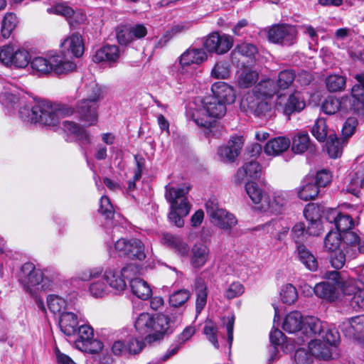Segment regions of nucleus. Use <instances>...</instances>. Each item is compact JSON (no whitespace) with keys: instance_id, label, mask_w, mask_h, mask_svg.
<instances>
[{"instance_id":"f257e3e1","label":"nucleus","mask_w":364,"mask_h":364,"mask_svg":"<svg viewBox=\"0 0 364 364\" xmlns=\"http://www.w3.org/2000/svg\"><path fill=\"white\" fill-rule=\"evenodd\" d=\"M21 94L16 86L6 83L0 92V102L9 107H14L15 105L19 104V117L24 122L54 127L58 124L60 117L74 113L73 108L68 105L58 106L46 100L29 105L24 100L25 96Z\"/></svg>"},{"instance_id":"f03ea898","label":"nucleus","mask_w":364,"mask_h":364,"mask_svg":"<svg viewBox=\"0 0 364 364\" xmlns=\"http://www.w3.org/2000/svg\"><path fill=\"white\" fill-rule=\"evenodd\" d=\"M358 84L355 85L351 90L350 96L341 98L329 97L322 105V110L327 114H334L337 112L343 116L354 111H364V73L356 75Z\"/></svg>"},{"instance_id":"7ed1b4c3","label":"nucleus","mask_w":364,"mask_h":364,"mask_svg":"<svg viewBox=\"0 0 364 364\" xmlns=\"http://www.w3.org/2000/svg\"><path fill=\"white\" fill-rule=\"evenodd\" d=\"M136 330L141 334L148 333L145 341L151 344L161 341L170 327V320L164 314H140L135 321Z\"/></svg>"},{"instance_id":"20e7f679","label":"nucleus","mask_w":364,"mask_h":364,"mask_svg":"<svg viewBox=\"0 0 364 364\" xmlns=\"http://www.w3.org/2000/svg\"><path fill=\"white\" fill-rule=\"evenodd\" d=\"M226 112V105L215 97L208 96L202 101V106L192 114L193 121L200 127L209 130L207 133L215 135L213 130L215 128V119L220 118Z\"/></svg>"},{"instance_id":"39448f33","label":"nucleus","mask_w":364,"mask_h":364,"mask_svg":"<svg viewBox=\"0 0 364 364\" xmlns=\"http://www.w3.org/2000/svg\"><path fill=\"white\" fill-rule=\"evenodd\" d=\"M188 190L175 188L171 184L166 186L165 197L171 204L168 214L169 221L176 226L181 228L184 225L183 218L188 215L190 204L186 197Z\"/></svg>"},{"instance_id":"423d86ee","label":"nucleus","mask_w":364,"mask_h":364,"mask_svg":"<svg viewBox=\"0 0 364 364\" xmlns=\"http://www.w3.org/2000/svg\"><path fill=\"white\" fill-rule=\"evenodd\" d=\"M32 69L42 74H48L51 71L56 74H64L73 70L75 64L59 54H51L48 58L35 57L31 59Z\"/></svg>"},{"instance_id":"0eeeda50","label":"nucleus","mask_w":364,"mask_h":364,"mask_svg":"<svg viewBox=\"0 0 364 364\" xmlns=\"http://www.w3.org/2000/svg\"><path fill=\"white\" fill-rule=\"evenodd\" d=\"M19 282L24 291L31 296H36L48 287V279L43 277L42 271L30 262L21 267Z\"/></svg>"},{"instance_id":"6e6552de","label":"nucleus","mask_w":364,"mask_h":364,"mask_svg":"<svg viewBox=\"0 0 364 364\" xmlns=\"http://www.w3.org/2000/svg\"><path fill=\"white\" fill-rule=\"evenodd\" d=\"M31 57L30 52L17 43H10L0 47V62L8 68H26Z\"/></svg>"},{"instance_id":"1a4fd4ad","label":"nucleus","mask_w":364,"mask_h":364,"mask_svg":"<svg viewBox=\"0 0 364 364\" xmlns=\"http://www.w3.org/2000/svg\"><path fill=\"white\" fill-rule=\"evenodd\" d=\"M338 338L337 331L328 328L324 336L307 341L309 351L314 357L328 360L331 358V348L336 344Z\"/></svg>"},{"instance_id":"9d476101","label":"nucleus","mask_w":364,"mask_h":364,"mask_svg":"<svg viewBox=\"0 0 364 364\" xmlns=\"http://www.w3.org/2000/svg\"><path fill=\"white\" fill-rule=\"evenodd\" d=\"M341 291L344 301L355 311L364 309V282L349 279L342 282Z\"/></svg>"},{"instance_id":"9b49d317","label":"nucleus","mask_w":364,"mask_h":364,"mask_svg":"<svg viewBox=\"0 0 364 364\" xmlns=\"http://www.w3.org/2000/svg\"><path fill=\"white\" fill-rule=\"evenodd\" d=\"M134 272V267L132 265H127L121 269L109 267L105 271L102 278L110 291L114 294H120L127 287L126 279H129Z\"/></svg>"},{"instance_id":"f8f14e48","label":"nucleus","mask_w":364,"mask_h":364,"mask_svg":"<svg viewBox=\"0 0 364 364\" xmlns=\"http://www.w3.org/2000/svg\"><path fill=\"white\" fill-rule=\"evenodd\" d=\"M206 212L210 218V221L219 228L224 230H230L237 224L235 217L220 208L215 198H211L205 203Z\"/></svg>"},{"instance_id":"ddd939ff","label":"nucleus","mask_w":364,"mask_h":364,"mask_svg":"<svg viewBox=\"0 0 364 364\" xmlns=\"http://www.w3.org/2000/svg\"><path fill=\"white\" fill-rule=\"evenodd\" d=\"M76 348L88 353H97L104 348L103 343L94 338L93 328L88 325H81L77 328V338L75 341Z\"/></svg>"},{"instance_id":"4468645a","label":"nucleus","mask_w":364,"mask_h":364,"mask_svg":"<svg viewBox=\"0 0 364 364\" xmlns=\"http://www.w3.org/2000/svg\"><path fill=\"white\" fill-rule=\"evenodd\" d=\"M240 109L247 114H254L259 118L270 116L271 105L255 93L247 92L240 102Z\"/></svg>"},{"instance_id":"2eb2a0df","label":"nucleus","mask_w":364,"mask_h":364,"mask_svg":"<svg viewBox=\"0 0 364 364\" xmlns=\"http://www.w3.org/2000/svg\"><path fill=\"white\" fill-rule=\"evenodd\" d=\"M114 248L120 257L139 261H143L146 258L144 245L136 238L119 239L115 242Z\"/></svg>"},{"instance_id":"dca6fc26","label":"nucleus","mask_w":364,"mask_h":364,"mask_svg":"<svg viewBox=\"0 0 364 364\" xmlns=\"http://www.w3.org/2000/svg\"><path fill=\"white\" fill-rule=\"evenodd\" d=\"M326 330V324L320 319L314 316H308L303 320L301 336L293 340L298 346H301L311 339L324 336Z\"/></svg>"},{"instance_id":"f3484780","label":"nucleus","mask_w":364,"mask_h":364,"mask_svg":"<svg viewBox=\"0 0 364 364\" xmlns=\"http://www.w3.org/2000/svg\"><path fill=\"white\" fill-rule=\"evenodd\" d=\"M328 277L331 281L322 282L317 284L314 289L315 294L328 301H334L339 297V289L342 283L339 282L340 276L337 272H331Z\"/></svg>"},{"instance_id":"a211bd4d","label":"nucleus","mask_w":364,"mask_h":364,"mask_svg":"<svg viewBox=\"0 0 364 364\" xmlns=\"http://www.w3.org/2000/svg\"><path fill=\"white\" fill-rule=\"evenodd\" d=\"M208 59L203 48L190 47L183 52L178 60V71L183 75H188L192 65H200Z\"/></svg>"},{"instance_id":"6ab92c4d","label":"nucleus","mask_w":364,"mask_h":364,"mask_svg":"<svg viewBox=\"0 0 364 364\" xmlns=\"http://www.w3.org/2000/svg\"><path fill=\"white\" fill-rule=\"evenodd\" d=\"M297 31L293 26L279 24L273 26L268 32L269 40L283 46L293 45L296 39Z\"/></svg>"},{"instance_id":"aec40b11","label":"nucleus","mask_w":364,"mask_h":364,"mask_svg":"<svg viewBox=\"0 0 364 364\" xmlns=\"http://www.w3.org/2000/svg\"><path fill=\"white\" fill-rule=\"evenodd\" d=\"M203 45L209 53L223 55L231 49L233 45V39L229 35L215 32L206 38Z\"/></svg>"},{"instance_id":"412c9836","label":"nucleus","mask_w":364,"mask_h":364,"mask_svg":"<svg viewBox=\"0 0 364 364\" xmlns=\"http://www.w3.org/2000/svg\"><path fill=\"white\" fill-rule=\"evenodd\" d=\"M98 102L94 100H80L77 102L75 107V112L79 118L87 123L88 126H92L97 124L98 121Z\"/></svg>"},{"instance_id":"4be33fe9","label":"nucleus","mask_w":364,"mask_h":364,"mask_svg":"<svg viewBox=\"0 0 364 364\" xmlns=\"http://www.w3.org/2000/svg\"><path fill=\"white\" fill-rule=\"evenodd\" d=\"M343 250L349 259H355L359 254L364 253V239H361L353 231L346 232L343 236Z\"/></svg>"},{"instance_id":"5701e85b","label":"nucleus","mask_w":364,"mask_h":364,"mask_svg":"<svg viewBox=\"0 0 364 364\" xmlns=\"http://www.w3.org/2000/svg\"><path fill=\"white\" fill-rule=\"evenodd\" d=\"M326 219L334 225L338 232H346L351 229L355 223L353 218L348 214H343L337 209H328L326 212Z\"/></svg>"},{"instance_id":"b1692460","label":"nucleus","mask_w":364,"mask_h":364,"mask_svg":"<svg viewBox=\"0 0 364 364\" xmlns=\"http://www.w3.org/2000/svg\"><path fill=\"white\" fill-rule=\"evenodd\" d=\"M61 49L63 55L66 60H69L66 58V55L71 54L76 58L80 57L84 53V43L82 36L78 33H73L70 36H68L61 43Z\"/></svg>"},{"instance_id":"393cba45","label":"nucleus","mask_w":364,"mask_h":364,"mask_svg":"<svg viewBox=\"0 0 364 364\" xmlns=\"http://www.w3.org/2000/svg\"><path fill=\"white\" fill-rule=\"evenodd\" d=\"M261 172L262 168L259 164L252 160L245 163L238 169L234 178L235 183L241 184L250 178L257 179L260 177Z\"/></svg>"},{"instance_id":"a878e982","label":"nucleus","mask_w":364,"mask_h":364,"mask_svg":"<svg viewBox=\"0 0 364 364\" xmlns=\"http://www.w3.org/2000/svg\"><path fill=\"white\" fill-rule=\"evenodd\" d=\"M245 191L255 204H261L262 208L264 209H265V207L270 206V200L266 192L257 183L252 181L246 183Z\"/></svg>"},{"instance_id":"bb28decb","label":"nucleus","mask_w":364,"mask_h":364,"mask_svg":"<svg viewBox=\"0 0 364 364\" xmlns=\"http://www.w3.org/2000/svg\"><path fill=\"white\" fill-rule=\"evenodd\" d=\"M209 247L201 242L195 244L191 249V264L193 268L203 267L209 259Z\"/></svg>"},{"instance_id":"cd10ccee","label":"nucleus","mask_w":364,"mask_h":364,"mask_svg":"<svg viewBox=\"0 0 364 364\" xmlns=\"http://www.w3.org/2000/svg\"><path fill=\"white\" fill-rule=\"evenodd\" d=\"M212 97H215L224 104L232 103L235 100V93L233 88L225 82L219 81L213 84L211 87Z\"/></svg>"},{"instance_id":"c85d7f7f","label":"nucleus","mask_w":364,"mask_h":364,"mask_svg":"<svg viewBox=\"0 0 364 364\" xmlns=\"http://www.w3.org/2000/svg\"><path fill=\"white\" fill-rule=\"evenodd\" d=\"M341 329L346 336L350 338L360 335L364 329V315L356 316L343 322Z\"/></svg>"},{"instance_id":"c756f323","label":"nucleus","mask_w":364,"mask_h":364,"mask_svg":"<svg viewBox=\"0 0 364 364\" xmlns=\"http://www.w3.org/2000/svg\"><path fill=\"white\" fill-rule=\"evenodd\" d=\"M242 144L241 139L235 138L230 141L228 145L220 146L218 149V154L224 162L233 161L239 155Z\"/></svg>"},{"instance_id":"7c9ffc66","label":"nucleus","mask_w":364,"mask_h":364,"mask_svg":"<svg viewBox=\"0 0 364 364\" xmlns=\"http://www.w3.org/2000/svg\"><path fill=\"white\" fill-rule=\"evenodd\" d=\"M63 125L64 130L73 134L81 145L87 146L91 144L92 136L90 132L77 123L66 120L63 122Z\"/></svg>"},{"instance_id":"2f4dec72","label":"nucleus","mask_w":364,"mask_h":364,"mask_svg":"<svg viewBox=\"0 0 364 364\" xmlns=\"http://www.w3.org/2000/svg\"><path fill=\"white\" fill-rule=\"evenodd\" d=\"M290 146V140L284 136L270 139L265 144L264 151L267 156H277L287 151Z\"/></svg>"},{"instance_id":"473e14b6","label":"nucleus","mask_w":364,"mask_h":364,"mask_svg":"<svg viewBox=\"0 0 364 364\" xmlns=\"http://www.w3.org/2000/svg\"><path fill=\"white\" fill-rule=\"evenodd\" d=\"M303 317L300 312L295 311L287 315L282 324L283 329L289 333H296V338L301 335Z\"/></svg>"},{"instance_id":"72a5a7b5","label":"nucleus","mask_w":364,"mask_h":364,"mask_svg":"<svg viewBox=\"0 0 364 364\" xmlns=\"http://www.w3.org/2000/svg\"><path fill=\"white\" fill-rule=\"evenodd\" d=\"M161 242L181 256L184 257L188 254L189 247L188 244L178 236L164 233L162 235Z\"/></svg>"},{"instance_id":"f704fd0d","label":"nucleus","mask_w":364,"mask_h":364,"mask_svg":"<svg viewBox=\"0 0 364 364\" xmlns=\"http://www.w3.org/2000/svg\"><path fill=\"white\" fill-rule=\"evenodd\" d=\"M78 325L77 316L75 314L70 311L63 312L59 318V326L64 334L70 336L77 331Z\"/></svg>"},{"instance_id":"c9c22d12","label":"nucleus","mask_w":364,"mask_h":364,"mask_svg":"<svg viewBox=\"0 0 364 364\" xmlns=\"http://www.w3.org/2000/svg\"><path fill=\"white\" fill-rule=\"evenodd\" d=\"M119 50L117 46H105L99 49L93 57V60L96 63L106 61L114 63L119 58Z\"/></svg>"},{"instance_id":"e433bc0d","label":"nucleus","mask_w":364,"mask_h":364,"mask_svg":"<svg viewBox=\"0 0 364 364\" xmlns=\"http://www.w3.org/2000/svg\"><path fill=\"white\" fill-rule=\"evenodd\" d=\"M319 192L318 186L312 178H306L298 189V197L304 201L314 200Z\"/></svg>"},{"instance_id":"4c0bfd02","label":"nucleus","mask_w":364,"mask_h":364,"mask_svg":"<svg viewBox=\"0 0 364 364\" xmlns=\"http://www.w3.org/2000/svg\"><path fill=\"white\" fill-rule=\"evenodd\" d=\"M306 106L304 98L300 92L291 94L284 107V114L289 116L294 112H301Z\"/></svg>"},{"instance_id":"58836bf2","label":"nucleus","mask_w":364,"mask_h":364,"mask_svg":"<svg viewBox=\"0 0 364 364\" xmlns=\"http://www.w3.org/2000/svg\"><path fill=\"white\" fill-rule=\"evenodd\" d=\"M130 288L133 294L142 300H146L151 296V287L146 281L140 278L131 279Z\"/></svg>"},{"instance_id":"ea45409f","label":"nucleus","mask_w":364,"mask_h":364,"mask_svg":"<svg viewBox=\"0 0 364 364\" xmlns=\"http://www.w3.org/2000/svg\"><path fill=\"white\" fill-rule=\"evenodd\" d=\"M297 255L299 259L311 271H315L318 267V262L314 255L304 245L297 246Z\"/></svg>"},{"instance_id":"a19ab883","label":"nucleus","mask_w":364,"mask_h":364,"mask_svg":"<svg viewBox=\"0 0 364 364\" xmlns=\"http://www.w3.org/2000/svg\"><path fill=\"white\" fill-rule=\"evenodd\" d=\"M197 299L196 301V311L200 314L207 303V286L202 279H197L195 283Z\"/></svg>"},{"instance_id":"79ce46f5","label":"nucleus","mask_w":364,"mask_h":364,"mask_svg":"<svg viewBox=\"0 0 364 364\" xmlns=\"http://www.w3.org/2000/svg\"><path fill=\"white\" fill-rule=\"evenodd\" d=\"M278 92V88L273 80H266L257 85L251 93L259 96L272 97Z\"/></svg>"},{"instance_id":"37998d69","label":"nucleus","mask_w":364,"mask_h":364,"mask_svg":"<svg viewBox=\"0 0 364 364\" xmlns=\"http://www.w3.org/2000/svg\"><path fill=\"white\" fill-rule=\"evenodd\" d=\"M18 23L17 16L14 13H6L1 21V33L4 38L11 35Z\"/></svg>"},{"instance_id":"c03bdc74","label":"nucleus","mask_w":364,"mask_h":364,"mask_svg":"<svg viewBox=\"0 0 364 364\" xmlns=\"http://www.w3.org/2000/svg\"><path fill=\"white\" fill-rule=\"evenodd\" d=\"M310 139L306 132L297 133L292 139L291 150L296 154H303L309 148Z\"/></svg>"},{"instance_id":"a18cd8bd","label":"nucleus","mask_w":364,"mask_h":364,"mask_svg":"<svg viewBox=\"0 0 364 364\" xmlns=\"http://www.w3.org/2000/svg\"><path fill=\"white\" fill-rule=\"evenodd\" d=\"M80 95L83 100H94L98 102L100 88L95 81H91L80 89Z\"/></svg>"},{"instance_id":"49530a36","label":"nucleus","mask_w":364,"mask_h":364,"mask_svg":"<svg viewBox=\"0 0 364 364\" xmlns=\"http://www.w3.org/2000/svg\"><path fill=\"white\" fill-rule=\"evenodd\" d=\"M47 305L50 311L54 314L60 316L66 309V301L62 297L51 294L47 297Z\"/></svg>"},{"instance_id":"de8ad7c7","label":"nucleus","mask_w":364,"mask_h":364,"mask_svg":"<svg viewBox=\"0 0 364 364\" xmlns=\"http://www.w3.org/2000/svg\"><path fill=\"white\" fill-rule=\"evenodd\" d=\"M257 79L258 74L256 71L245 69L238 76L237 84L240 87L247 88L255 85Z\"/></svg>"},{"instance_id":"09e8293b","label":"nucleus","mask_w":364,"mask_h":364,"mask_svg":"<svg viewBox=\"0 0 364 364\" xmlns=\"http://www.w3.org/2000/svg\"><path fill=\"white\" fill-rule=\"evenodd\" d=\"M109 291L107 282L102 279L93 281L89 287V292L95 298H102L108 294Z\"/></svg>"},{"instance_id":"8fccbe9b","label":"nucleus","mask_w":364,"mask_h":364,"mask_svg":"<svg viewBox=\"0 0 364 364\" xmlns=\"http://www.w3.org/2000/svg\"><path fill=\"white\" fill-rule=\"evenodd\" d=\"M342 236L337 231H330L324 239V247L328 252H335L341 244Z\"/></svg>"},{"instance_id":"3c124183","label":"nucleus","mask_w":364,"mask_h":364,"mask_svg":"<svg viewBox=\"0 0 364 364\" xmlns=\"http://www.w3.org/2000/svg\"><path fill=\"white\" fill-rule=\"evenodd\" d=\"M326 149L331 158L336 159L342 154L343 146L340 140L334 135L330 134L328 137Z\"/></svg>"},{"instance_id":"603ef678","label":"nucleus","mask_w":364,"mask_h":364,"mask_svg":"<svg viewBox=\"0 0 364 364\" xmlns=\"http://www.w3.org/2000/svg\"><path fill=\"white\" fill-rule=\"evenodd\" d=\"M280 297L283 303L291 305L298 299L296 289L291 284L284 285L280 291Z\"/></svg>"},{"instance_id":"864d4df0","label":"nucleus","mask_w":364,"mask_h":364,"mask_svg":"<svg viewBox=\"0 0 364 364\" xmlns=\"http://www.w3.org/2000/svg\"><path fill=\"white\" fill-rule=\"evenodd\" d=\"M346 77L339 75H331L326 80L327 89L330 92H338L344 89Z\"/></svg>"},{"instance_id":"5fc2aeb1","label":"nucleus","mask_w":364,"mask_h":364,"mask_svg":"<svg viewBox=\"0 0 364 364\" xmlns=\"http://www.w3.org/2000/svg\"><path fill=\"white\" fill-rule=\"evenodd\" d=\"M281 227L282 223L280 220H273L264 225V229L271 235H274L276 231L278 232L277 239L279 240L284 239V237L287 235L289 229L288 227H282V228L279 230V228Z\"/></svg>"},{"instance_id":"6e6d98bb","label":"nucleus","mask_w":364,"mask_h":364,"mask_svg":"<svg viewBox=\"0 0 364 364\" xmlns=\"http://www.w3.org/2000/svg\"><path fill=\"white\" fill-rule=\"evenodd\" d=\"M230 73V64L228 61L221 60L215 65L211 71V76L217 79H225Z\"/></svg>"},{"instance_id":"4d7b16f0","label":"nucleus","mask_w":364,"mask_h":364,"mask_svg":"<svg viewBox=\"0 0 364 364\" xmlns=\"http://www.w3.org/2000/svg\"><path fill=\"white\" fill-rule=\"evenodd\" d=\"M313 136L319 141H323L327 138L328 130L326 120L318 119L311 129Z\"/></svg>"},{"instance_id":"13d9d810","label":"nucleus","mask_w":364,"mask_h":364,"mask_svg":"<svg viewBox=\"0 0 364 364\" xmlns=\"http://www.w3.org/2000/svg\"><path fill=\"white\" fill-rule=\"evenodd\" d=\"M295 77L296 75L292 70H285L281 71L278 75L277 84H276L278 90L288 88L294 81Z\"/></svg>"},{"instance_id":"bf43d9fd","label":"nucleus","mask_w":364,"mask_h":364,"mask_svg":"<svg viewBox=\"0 0 364 364\" xmlns=\"http://www.w3.org/2000/svg\"><path fill=\"white\" fill-rule=\"evenodd\" d=\"M257 53V48L255 45L252 43H242L236 46V48L231 53V55L233 58L235 55L239 53L242 55L251 58H253Z\"/></svg>"},{"instance_id":"052dcab7","label":"nucleus","mask_w":364,"mask_h":364,"mask_svg":"<svg viewBox=\"0 0 364 364\" xmlns=\"http://www.w3.org/2000/svg\"><path fill=\"white\" fill-rule=\"evenodd\" d=\"M145 341L130 337L126 341L127 354L129 355H135L139 354L145 346Z\"/></svg>"},{"instance_id":"680f3d73","label":"nucleus","mask_w":364,"mask_h":364,"mask_svg":"<svg viewBox=\"0 0 364 364\" xmlns=\"http://www.w3.org/2000/svg\"><path fill=\"white\" fill-rule=\"evenodd\" d=\"M190 297V292L186 289H181L173 293L169 298L171 306L178 307L185 304Z\"/></svg>"},{"instance_id":"e2e57ef3","label":"nucleus","mask_w":364,"mask_h":364,"mask_svg":"<svg viewBox=\"0 0 364 364\" xmlns=\"http://www.w3.org/2000/svg\"><path fill=\"white\" fill-rule=\"evenodd\" d=\"M364 186V178L359 176L358 173H355L347 186V191L358 196L361 188Z\"/></svg>"},{"instance_id":"0e129e2a","label":"nucleus","mask_w":364,"mask_h":364,"mask_svg":"<svg viewBox=\"0 0 364 364\" xmlns=\"http://www.w3.org/2000/svg\"><path fill=\"white\" fill-rule=\"evenodd\" d=\"M47 11L49 14L63 16L66 18L67 21H68V19H70L69 18H70L72 14L73 13V9L65 4L60 3L53 7L48 8Z\"/></svg>"},{"instance_id":"69168bd1","label":"nucleus","mask_w":364,"mask_h":364,"mask_svg":"<svg viewBox=\"0 0 364 364\" xmlns=\"http://www.w3.org/2000/svg\"><path fill=\"white\" fill-rule=\"evenodd\" d=\"M304 215L308 222L321 220L320 208L314 204H308L304 210Z\"/></svg>"},{"instance_id":"338daca9","label":"nucleus","mask_w":364,"mask_h":364,"mask_svg":"<svg viewBox=\"0 0 364 364\" xmlns=\"http://www.w3.org/2000/svg\"><path fill=\"white\" fill-rule=\"evenodd\" d=\"M117 38L119 44L127 45L134 41L129 26H121L117 31Z\"/></svg>"},{"instance_id":"774afa93","label":"nucleus","mask_w":364,"mask_h":364,"mask_svg":"<svg viewBox=\"0 0 364 364\" xmlns=\"http://www.w3.org/2000/svg\"><path fill=\"white\" fill-rule=\"evenodd\" d=\"M244 286L239 282H232L225 290L224 296L228 299H232L240 296L244 292Z\"/></svg>"}]
</instances>
